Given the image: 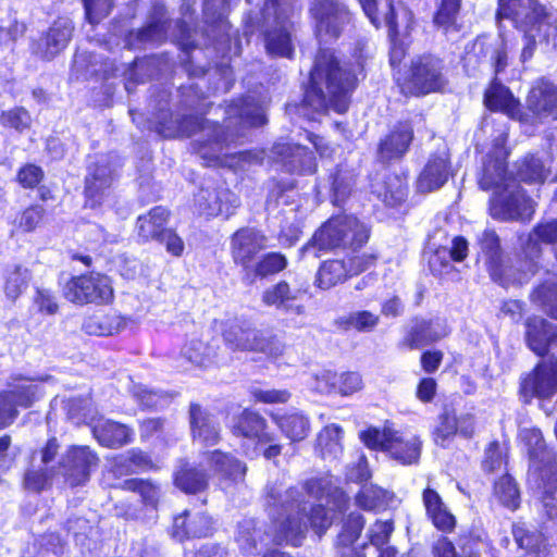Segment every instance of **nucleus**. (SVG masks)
<instances>
[{"label":"nucleus","mask_w":557,"mask_h":557,"mask_svg":"<svg viewBox=\"0 0 557 557\" xmlns=\"http://www.w3.org/2000/svg\"><path fill=\"white\" fill-rule=\"evenodd\" d=\"M225 114L223 126L199 116H187L169 124L160 122L157 132L163 137H189L200 132V137L194 143L195 149L207 165H212L231 156V144L244 135L245 128L265 123L263 108L251 96L230 103Z\"/></svg>","instance_id":"obj_1"},{"label":"nucleus","mask_w":557,"mask_h":557,"mask_svg":"<svg viewBox=\"0 0 557 557\" xmlns=\"http://www.w3.org/2000/svg\"><path fill=\"white\" fill-rule=\"evenodd\" d=\"M189 424L195 441L207 446H213L220 441L219 424L199 404L193 403L189 406Z\"/></svg>","instance_id":"obj_27"},{"label":"nucleus","mask_w":557,"mask_h":557,"mask_svg":"<svg viewBox=\"0 0 557 557\" xmlns=\"http://www.w3.org/2000/svg\"><path fill=\"white\" fill-rule=\"evenodd\" d=\"M512 534L519 547L525 550L519 557H546L542 534L530 531L524 525H515Z\"/></svg>","instance_id":"obj_43"},{"label":"nucleus","mask_w":557,"mask_h":557,"mask_svg":"<svg viewBox=\"0 0 557 557\" xmlns=\"http://www.w3.org/2000/svg\"><path fill=\"white\" fill-rule=\"evenodd\" d=\"M267 500L270 507L282 517L275 519L273 543L299 546L305 537L308 518L310 527L322 536L333 523L332 509L323 505L313 506L307 513V502L304 494L294 487H285L283 483H272L267 486Z\"/></svg>","instance_id":"obj_3"},{"label":"nucleus","mask_w":557,"mask_h":557,"mask_svg":"<svg viewBox=\"0 0 557 557\" xmlns=\"http://www.w3.org/2000/svg\"><path fill=\"white\" fill-rule=\"evenodd\" d=\"M532 300L543 306L547 313L557 320V284L545 282L532 294Z\"/></svg>","instance_id":"obj_58"},{"label":"nucleus","mask_w":557,"mask_h":557,"mask_svg":"<svg viewBox=\"0 0 557 557\" xmlns=\"http://www.w3.org/2000/svg\"><path fill=\"white\" fill-rule=\"evenodd\" d=\"M362 388L361 375L357 372L336 373V393L348 396Z\"/></svg>","instance_id":"obj_63"},{"label":"nucleus","mask_w":557,"mask_h":557,"mask_svg":"<svg viewBox=\"0 0 557 557\" xmlns=\"http://www.w3.org/2000/svg\"><path fill=\"white\" fill-rule=\"evenodd\" d=\"M273 159L282 163L289 173L312 174L317 163L311 151L300 145L277 143L271 150Z\"/></svg>","instance_id":"obj_18"},{"label":"nucleus","mask_w":557,"mask_h":557,"mask_svg":"<svg viewBox=\"0 0 557 557\" xmlns=\"http://www.w3.org/2000/svg\"><path fill=\"white\" fill-rule=\"evenodd\" d=\"M343 430L339 425L331 424L325 426L318 435V448L322 458L336 459L343 450Z\"/></svg>","instance_id":"obj_47"},{"label":"nucleus","mask_w":557,"mask_h":557,"mask_svg":"<svg viewBox=\"0 0 557 557\" xmlns=\"http://www.w3.org/2000/svg\"><path fill=\"white\" fill-rule=\"evenodd\" d=\"M447 84L444 61L431 53L414 57L405 76V95L423 96L441 91Z\"/></svg>","instance_id":"obj_8"},{"label":"nucleus","mask_w":557,"mask_h":557,"mask_svg":"<svg viewBox=\"0 0 557 557\" xmlns=\"http://www.w3.org/2000/svg\"><path fill=\"white\" fill-rule=\"evenodd\" d=\"M267 247V237L258 230L243 227L231 237V252L235 263L245 269L255 256Z\"/></svg>","instance_id":"obj_21"},{"label":"nucleus","mask_w":557,"mask_h":557,"mask_svg":"<svg viewBox=\"0 0 557 557\" xmlns=\"http://www.w3.org/2000/svg\"><path fill=\"white\" fill-rule=\"evenodd\" d=\"M395 432V430L389 428L380 430L377 428L370 426L367 430L361 431L359 437L367 447L386 453L387 446L389 445Z\"/></svg>","instance_id":"obj_56"},{"label":"nucleus","mask_w":557,"mask_h":557,"mask_svg":"<svg viewBox=\"0 0 557 557\" xmlns=\"http://www.w3.org/2000/svg\"><path fill=\"white\" fill-rule=\"evenodd\" d=\"M223 336L233 350L260 351L272 358L282 356L284 351V344L276 335L257 330L248 322L231 323Z\"/></svg>","instance_id":"obj_9"},{"label":"nucleus","mask_w":557,"mask_h":557,"mask_svg":"<svg viewBox=\"0 0 557 557\" xmlns=\"http://www.w3.org/2000/svg\"><path fill=\"white\" fill-rule=\"evenodd\" d=\"M495 127L493 136V150L484 162L483 173L479 180L480 187L484 190L504 186V190L495 194L490 200V214L493 219L508 221L531 220L535 205L524 190L515 184L507 183L506 158L508 150L506 141L508 138V125L506 121H493Z\"/></svg>","instance_id":"obj_2"},{"label":"nucleus","mask_w":557,"mask_h":557,"mask_svg":"<svg viewBox=\"0 0 557 557\" xmlns=\"http://www.w3.org/2000/svg\"><path fill=\"white\" fill-rule=\"evenodd\" d=\"M98 461L99 458L88 446H73L62 456L60 468L65 482L74 487L89 480Z\"/></svg>","instance_id":"obj_13"},{"label":"nucleus","mask_w":557,"mask_h":557,"mask_svg":"<svg viewBox=\"0 0 557 557\" xmlns=\"http://www.w3.org/2000/svg\"><path fill=\"white\" fill-rule=\"evenodd\" d=\"M449 165L445 153L433 154L417 180V189L420 193H430L441 188L448 180Z\"/></svg>","instance_id":"obj_29"},{"label":"nucleus","mask_w":557,"mask_h":557,"mask_svg":"<svg viewBox=\"0 0 557 557\" xmlns=\"http://www.w3.org/2000/svg\"><path fill=\"white\" fill-rule=\"evenodd\" d=\"M338 325L344 330H357L359 332H370L379 323V315L370 311H357L342 317L337 321Z\"/></svg>","instance_id":"obj_54"},{"label":"nucleus","mask_w":557,"mask_h":557,"mask_svg":"<svg viewBox=\"0 0 557 557\" xmlns=\"http://www.w3.org/2000/svg\"><path fill=\"white\" fill-rule=\"evenodd\" d=\"M413 139V128L407 123L397 124L379 144L380 162L388 163L403 158Z\"/></svg>","instance_id":"obj_23"},{"label":"nucleus","mask_w":557,"mask_h":557,"mask_svg":"<svg viewBox=\"0 0 557 557\" xmlns=\"http://www.w3.org/2000/svg\"><path fill=\"white\" fill-rule=\"evenodd\" d=\"M92 434L100 445L117 448L131 441V430L117 422L100 419L92 426Z\"/></svg>","instance_id":"obj_35"},{"label":"nucleus","mask_w":557,"mask_h":557,"mask_svg":"<svg viewBox=\"0 0 557 557\" xmlns=\"http://www.w3.org/2000/svg\"><path fill=\"white\" fill-rule=\"evenodd\" d=\"M175 485L185 493L196 494L208 486V476L188 462H182L174 473Z\"/></svg>","instance_id":"obj_40"},{"label":"nucleus","mask_w":557,"mask_h":557,"mask_svg":"<svg viewBox=\"0 0 557 557\" xmlns=\"http://www.w3.org/2000/svg\"><path fill=\"white\" fill-rule=\"evenodd\" d=\"M494 495L502 505L510 510H516L520 505L518 486L509 474L503 475L495 482Z\"/></svg>","instance_id":"obj_53"},{"label":"nucleus","mask_w":557,"mask_h":557,"mask_svg":"<svg viewBox=\"0 0 557 557\" xmlns=\"http://www.w3.org/2000/svg\"><path fill=\"white\" fill-rule=\"evenodd\" d=\"M523 440L529 447L530 458L544 463L547 460L548 454L545 449V443L542 432L537 429H530L523 431Z\"/></svg>","instance_id":"obj_61"},{"label":"nucleus","mask_w":557,"mask_h":557,"mask_svg":"<svg viewBox=\"0 0 557 557\" xmlns=\"http://www.w3.org/2000/svg\"><path fill=\"white\" fill-rule=\"evenodd\" d=\"M484 103L488 109L502 111L510 117H516L520 112L519 101L497 79H494L485 91Z\"/></svg>","instance_id":"obj_36"},{"label":"nucleus","mask_w":557,"mask_h":557,"mask_svg":"<svg viewBox=\"0 0 557 557\" xmlns=\"http://www.w3.org/2000/svg\"><path fill=\"white\" fill-rule=\"evenodd\" d=\"M508 41L503 36L492 41H487L485 37H479L467 50L465 65L470 66L480 63L484 59L491 63L495 73L498 74L508 65Z\"/></svg>","instance_id":"obj_14"},{"label":"nucleus","mask_w":557,"mask_h":557,"mask_svg":"<svg viewBox=\"0 0 557 557\" xmlns=\"http://www.w3.org/2000/svg\"><path fill=\"white\" fill-rule=\"evenodd\" d=\"M548 174V168L535 156H527L517 171L518 177L525 183H543Z\"/></svg>","instance_id":"obj_52"},{"label":"nucleus","mask_w":557,"mask_h":557,"mask_svg":"<svg viewBox=\"0 0 557 557\" xmlns=\"http://www.w3.org/2000/svg\"><path fill=\"white\" fill-rule=\"evenodd\" d=\"M165 24L166 17L164 8L162 5H154L151 21L145 27L128 34V46L132 48H143L162 42L166 34Z\"/></svg>","instance_id":"obj_26"},{"label":"nucleus","mask_w":557,"mask_h":557,"mask_svg":"<svg viewBox=\"0 0 557 557\" xmlns=\"http://www.w3.org/2000/svg\"><path fill=\"white\" fill-rule=\"evenodd\" d=\"M299 293V289L293 290L287 282L281 281L264 290L262 301L267 306L275 307L285 313L304 315L306 312L305 306L294 302L298 298Z\"/></svg>","instance_id":"obj_30"},{"label":"nucleus","mask_w":557,"mask_h":557,"mask_svg":"<svg viewBox=\"0 0 557 557\" xmlns=\"http://www.w3.org/2000/svg\"><path fill=\"white\" fill-rule=\"evenodd\" d=\"M74 24L69 17H59L34 46V52L41 59L51 60L70 42Z\"/></svg>","instance_id":"obj_19"},{"label":"nucleus","mask_w":557,"mask_h":557,"mask_svg":"<svg viewBox=\"0 0 557 557\" xmlns=\"http://www.w3.org/2000/svg\"><path fill=\"white\" fill-rule=\"evenodd\" d=\"M355 174L352 171L339 166L332 175V190L334 194V202L339 203L349 195Z\"/></svg>","instance_id":"obj_59"},{"label":"nucleus","mask_w":557,"mask_h":557,"mask_svg":"<svg viewBox=\"0 0 557 557\" xmlns=\"http://www.w3.org/2000/svg\"><path fill=\"white\" fill-rule=\"evenodd\" d=\"M370 230L352 215H336L329 219L313 235L312 239L302 248L319 257L318 251L361 248L369 239Z\"/></svg>","instance_id":"obj_5"},{"label":"nucleus","mask_w":557,"mask_h":557,"mask_svg":"<svg viewBox=\"0 0 557 557\" xmlns=\"http://www.w3.org/2000/svg\"><path fill=\"white\" fill-rule=\"evenodd\" d=\"M207 459L214 472L221 476L238 480L246 473V466L231 454L213 450L207 454Z\"/></svg>","instance_id":"obj_41"},{"label":"nucleus","mask_w":557,"mask_h":557,"mask_svg":"<svg viewBox=\"0 0 557 557\" xmlns=\"http://www.w3.org/2000/svg\"><path fill=\"white\" fill-rule=\"evenodd\" d=\"M195 203L199 212L208 216H228L239 206V199L226 188H201L195 196Z\"/></svg>","instance_id":"obj_22"},{"label":"nucleus","mask_w":557,"mask_h":557,"mask_svg":"<svg viewBox=\"0 0 557 557\" xmlns=\"http://www.w3.org/2000/svg\"><path fill=\"white\" fill-rule=\"evenodd\" d=\"M13 381L12 388L0 396L10 397L15 410L16 406L29 407L39 396V386L28 377H16Z\"/></svg>","instance_id":"obj_45"},{"label":"nucleus","mask_w":557,"mask_h":557,"mask_svg":"<svg viewBox=\"0 0 557 557\" xmlns=\"http://www.w3.org/2000/svg\"><path fill=\"white\" fill-rule=\"evenodd\" d=\"M422 502L426 516L435 528L442 531H451L455 527V517L443 502L441 495L431 486L422 492Z\"/></svg>","instance_id":"obj_32"},{"label":"nucleus","mask_w":557,"mask_h":557,"mask_svg":"<svg viewBox=\"0 0 557 557\" xmlns=\"http://www.w3.org/2000/svg\"><path fill=\"white\" fill-rule=\"evenodd\" d=\"M297 0H268L262 16L269 53L285 58L293 54L292 32L297 16Z\"/></svg>","instance_id":"obj_7"},{"label":"nucleus","mask_w":557,"mask_h":557,"mask_svg":"<svg viewBox=\"0 0 557 557\" xmlns=\"http://www.w3.org/2000/svg\"><path fill=\"white\" fill-rule=\"evenodd\" d=\"M86 18L90 24H98L107 17L114 4V0H83Z\"/></svg>","instance_id":"obj_62"},{"label":"nucleus","mask_w":557,"mask_h":557,"mask_svg":"<svg viewBox=\"0 0 557 557\" xmlns=\"http://www.w3.org/2000/svg\"><path fill=\"white\" fill-rule=\"evenodd\" d=\"M212 532V521L203 512L185 510L174 518L173 536L180 541L189 537H206Z\"/></svg>","instance_id":"obj_28"},{"label":"nucleus","mask_w":557,"mask_h":557,"mask_svg":"<svg viewBox=\"0 0 557 557\" xmlns=\"http://www.w3.org/2000/svg\"><path fill=\"white\" fill-rule=\"evenodd\" d=\"M347 264L342 260H329L321 264L315 283L321 289H330L348 277Z\"/></svg>","instance_id":"obj_46"},{"label":"nucleus","mask_w":557,"mask_h":557,"mask_svg":"<svg viewBox=\"0 0 557 557\" xmlns=\"http://www.w3.org/2000/svg\"><path fill=\"white\" fill-rule=\"evenodd\" d=\"M541 502L546 516L557 519V481L544 484Z\"/></svg>","instance_id":"obj_64"},{"label":"nucleus","mask_w":557,"mask_h":557,"mask_svg":"<svg viewBox=\"0 0 557 557\" xmlns=\"http://www.w3.org/2000/svg\"><path fill=\"white\" fill-rule=\"evenodd\" d=\"M115 177V169L111 163L101 159L88 168L85 178L86 206L97 208L109 196Z\"/></svg>","instance_id":"obj_16"},{"label":"nucleus","mask_w":557,"mask_h":557,"mask_svg":"<svg viewBox=\"0 0 557 557\" xmlns=\"http://www.w3.org/2000/svg\"><path fill=\"white\" fill-rule=\"evenodd\" d=\"M557 391V360H547L536 367L534 373L521 383V392L525 397L548 398Z\"/></svg>","instance_id":"obj_20"},{"label":"nucleus","mask_w":557,"mask_h":557,"mask_svg":"<svg viewBox=\"0 0 557 557\" xmlns=\"http://www.w3.org/2000/svg\"><path fill=\"white\" fill-rule=\"evenodd\" d=\"M169 211L163 207H154L147 214L137 219L136 230L138 237L144 240H159L168 231Z\"/></svg>","instance_id":"obj_34"},{"label":"nucleus","mask_w":557,"mask_h":557,"mask_svg":"<svg viewBox=\"0 0 557 557\" xmlns=\"http://www.w3.org/2000/svg\"><path fill=\"white\" fill-rule=\"evenodd\" d=\"M392 499L393 494L374 485H363L356 496L357 505L364 510L383 509Z\"/></svg>","instance_id":"obj_49"},{"label":"nucleus","mask_w":557,"mask_h":557,"mask_svg":"<svg viewBox=\"0 0 557 557\" xmlns=\"http://www.w3.org/2000/svg\"><path fill=\"white\" fill-rule=\"evenodd\" d=\"M497 18L511 20L525 34L550 39L557 34V9L537 0H498Z\"/></svg>","instance_id":"obj_6"},{"label":"nucleus","mask_w":557,"mask_h":557,"mask_svg":"<svg viewBox=\"0 0 557 557\" xmlns=\"http://www.w3.org/2000/svg\"><path fill=\"white\" fill-rule=\"evenodd\" d=\"M267 429L268 423L265 419L258 412L251 410H244L234 419L232 425V431L235 435H240L256 442V445L251 449L246 448V455L250 458L260 456L259 446L274 442V435L269 433Z\"/></svg>","instance_id":"obj_15"},{"label":"nucleus","mask_w":557,"mask_h":557,"mask_svg":"<svg viewBox=\"0 0 557 557\" xmlns=\"http://www.w3.org/2000/svg\"><path fill=\"white\" fill-rule=\"evenodd\" d=\"M287 265L285 256L278 252H270L256 264L255 274L260 277H265L281 272Z\"/></svg>","instance_id":"obj_60"},{"label":"nucleus","mask_w":557,"mask_h":557,"mask_svg":"<svg viewBox=\"0 0 557 557\" xmlns=\"http://www.w3.org/2000/svg\"><path fill=\"white\" fill-rule=\"evenodd\" d=\"M121 488L139 495L140 502L146 507L157 508L160 497V485L151 480L128 479L123 481Z\"/></svg>","instance_id":"obj_44"},{"label":"nucleus","mask_w":557,"mask_h":557,"mask_svg":"<svg viewBox=\"0 0 557 557\" xmlns=\"http://www.w3.org/2000/svg\"><path fill=\"white\" fill-rule=\"evenodd\" d=\"M399 16L406 21V27H408L412 18L411 13L401 5L396 8L392 2H388V12L385 14V24L388 27V36L392 41L389 62L393 67L399 65L406 55L405 47L397 41V36L399 35Z\"/></svg>","instance_id":"obj_33"},{"label":"nucleus","mask_w":557,"mask_h":557,"mask_svg":"<svg viewBox=\"0 0 557 557\" xmlns=\"http://www.w3.org/2000/svg\"><path fill=\"white\" fill-rule=\"evenodd\" d=\"M373 193L386 206L396 207L400 205L407 196L406 180L399 175H387L382 182L375 183Z\"/></svg>","instance_id":"obj_38"},{"label":"nucleus","mask_w":557,"mask_h":557,"mask_svg":"<svg viewBox=\"0 0 557 557\" xmlns=\"http://www.w3.org/2000/svg\"><path fill=\"white\" fill-rule=\"evenodd\" d=\"M272 420L281 430V432L292 442H300L305 440L310 431V422L308 417L300 412H292L286 414H271Z\"/></svg>","instance_id":"obj_39"},{"label":"nucleus","mask_w":557,"mask_h":557,"mask_svg":"<svg viewBox=\"0 0 557 557\" xmlns=\"http://www.w3.org/2000/svg\"><path fill=\"white\" fill-rule=\"evenodd\" d=\"M226 0H205L203 17L205 22L219 29L223 34L227 29V21L225 17Z\"/></svg>","instance_id":"obj_55"},{"label":"nucleus","mask_w":557,"mask_h":557,"mask_svg":"<svg viewBox=\"0 0 557 557\" xmlns=\"http://www.w3.org/2000/svg\"><path fill=\"white\" fill-rule=\"evenodd\" d=\"M4 280L5 295L10 299L15 300L28 287L32 280V273L28 268L15 264L5 270Z\"/></svg>","instance_id":"obj_48"},{"label":"nucleus","mask_w":557,"mask_h":557,"mask_svg":"<svg viewBox=\"0 0 557 557\" xmlns=\"http://www.w3.org/2000/svg\"><path fill=\"white\" fill-rule=\"evenodd\" d=\"M64 297L78 305L108 304L113 298L111 280L94 272L75 276L65 284Z\"/></svg>","instance_id":"obj_10"},{"label":"nucleus","mask_w":557,"mask_h":557,"mask_svg":"<svg viewBox=\"0 0 557 557\" xmlns=\"http://www.w3.org/2000/svg\"><path fill=\"white\" fill-rule=\"evenodd\" d=\"M527 342L536 355L557 360V327L540 317L528 319Z\"/></svg>","instance_id":"obj_17"},{"label":"nucleus","mask_w":557,"mask_h":557,"mask_svg":"<svg viewBox=\"0 0 557 557\" xmlns=\"http://www.w3.org/2000/svg\"><path fill=\"white\" fill-rule=\"evenodd\" d=\"M460 8V0H441L437 12L434 16V24L442 28L444 34L457 33L456 23Z\"/></svg>","instance_id":"obj_51"},{"label":"nucleus","mask_w":557,"mask_h":557,"mask_svg":"<svg viewBox=\"0 0 557 557\" xmlns=\"http://www.w3.org/2000/svg\"><path fill=\"white\" fill-rule=\"evenodd\" d=\"M355 86L356 77L352 73L339 64L331 50L321 49L310 72V85L299 110L311 109L313 113H320L332 108L344 113L348 109L349 92Z\"/></svg>","instance_id":"obj_4"},{"label":"nucleus","mask_w":557,"mask_h":557,"mask_svg":"<svg viewBox=\"0 0 557 557\" xmlns=\"http://www.w3.org/2000/svg\"><path fill=\"white\" fill-rule=\"evenodd\" d=\"M457 433V418L448 410L440 414L437 422L433 429L434 442L445 447L447 442Z\"/></svg>","instance_id":"obj_57"},{"label":"nucleus","mask_w":557,"mask_h":557,"mask_svg":"<svg viewBox=\"0 0 557 557\" xmlns=\"http://www.w3.org/2000/svg\"><path fill=\"white\" fill-rule=\"evenodd\" d=\"M478 242L482 253L486 258V264L492 278L500 285L508 287L509 285H522L528 282L529 273L521 269L517 272L512 267L504 263L499 237L493 230H484L479 236Z\"/></svg>","instance_id":"obj_11"},{"label":"nucleus","mask_w":557,"mask_h":557,"mask_svg":"<svg viewBox=\"0 0 557 557\" xmlns=\"http://www.w3.org/2000/svg\"><path fill=\"white\" fill-rule=\"evenodd\" d=\"M310 12L321 40L337 38L351 21V14L342 0H313Z\"/></svg>","instance_id":"obj_12"},{"label":"nucleus","mask_w":557,"mask_h":557,"mask_svg":"<svg viewBox=\"0 0 557 557\" xmlns=\"http://www.w3.org/2000/svg\"><path fill=\"white\" fill-rule=\"evenodd\" d=\"M386 453L391 458L403 465H412L418 462L421 454V442L414 436H404L395 432Z\"/></svg>","instance_id":"obj_37"},{"label":"nucleus","mask_w":557,"mask_h":557,"mask_svg":"<svg viewBox=\"0 0 557 557\" xmlns=\"http://www.w3.org/2000/svg\"><path fill=\"white\" fill-rule=\"evenodd\" d=\"M527 107L535 115H548L557 108V86L540 78L531 87L527 97Z\"/></svg>","instance_id":"obj_31"},{"label":"nucleus","mask_w":557,"mask_h":557,"mask_svg":"<svg viewBox=\"0 0 557 557\" xmlns=\"http://www.w3.org/2000/svg\"><path fill=\"white\" fill-rule=\"evenodd\" d=\"M182 356L197 367H207L213 361L215 349L199 338H191L182 348Z\"/></svg>","instance_id":"obj_50"},{"label":"nucleus","mask_w":557,"mask_h":557,"mask_svg":"<svg viewBox=\"0 0 557 557\" xmlns=\"http://www.w3.org/2000/svg\"><path fill=\"white\" fill-rule=\"evenodd\" d=\"M364 527L363 516L359 512H351L343 522L342 531L336 540V547H342V557L357 556L351 545L358 540Z\"/></svg>","instance_id":"obj_42"},{"label":"nucleus","mask_w":557,"mask_h":557,"mask_svg":"<svg viewBox=\"0 0 557 557\" xmlns=\"http://www.w3.org/2000/svg\"><path fill=\"white\" fill-rule=\"evenodd\" d=\"M448 333L449 329L443 320L416 318L411 321L408 333L404 338V344L411 349L420 348L444 338Z\"/></svg>","instance_id":"obj_24"},{"label":"nucleus","mask_w":557,"mask_h":557,"mask_svg":"<svg viewBox=\"0 0 557 557\" xmlns=\"http://www.w3.org/2000/svg\"><path fill=\"white\" fill-rule=\"evenodd\" d=\"M265 503H268L267 499ZM267 507L269 515L273 519L269 533L263 532L261 528L257 525L255 519L244 518L238 522L236 542L238 543L240 549L246 554H256L258 552L259 545L265 542V537H271L273 541L275 519L277 517L282 519V517L277 513V511L273 509V507H270L269 504H267Z\"/></svg>","instance_id":"obj_25"}]
</instances>
